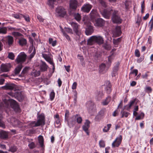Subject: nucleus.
I'll return each instance as SVG.
<instances>
[{"label": "nucleus", "mask_w": 153, "mask_h": 153, "mask_svg": "<svg viewBox=\"0 0 153 153\" xmlns=\"http://www.w3.org/2000/svg\"><path fill=\"white\" fill-rule=\"evenodd\" d=\"M100 12L102 16L107 19H109L112 14L111 19L113 22L116 23H120L121 19L119 15L118 11L112 9H104L103 10L100 9Z\"/></svg>", "instance_id": "1"}, {"label": "nucleus", "mask_w": 153, "mask_h": 153, "mask_svg": "<svg viewBox=\"0 0 153 153\" xmlns=\"http://www.w3.org/2000/svg\"><path fill=\"white\" fill-rule=\"evenodd\" d=\"M3 102L0 104V109L9 108L10 106L15 111L19 112L20 109L17 102L14 100L11 99H4Z\"/></svg>", "instance_id": "2"}, {"label": "nucleus", "mask_w": 153, "mask_h": 153, "mask_svg": "<svg viewBox=\"0 0 153 153\" xmlns=\"http://www.w3.org/2000/svg\"><path fill=\"white\" fill-rule=\"evenodd\" d=\"M104 42L103 39L100 36H91L88 40L87 44L92 45L94 43H97L99 45H101Z\"/></svg>", "instance_id": "3"}, {"label": "nucleus", "mask_w": 153, "mask_h": 153, "mask_svg": "<svg viewBox=\"0 0 153 153\" xmlns=\"http://www.w3.org/2000/svg\"><path fill=\"white\" fill-rule=\"evenodd\" d=\"M87 19L86 17H83L82 19V21L84 22V25L86 26L87 27L86 28L85 32L87 35H91L93 32V27L90 25V23Z\"/></svg>", "instance_id": "4"}, {"label": "nucleus", "mask_w": 153, "mask_h": 153, "mask_svg": "<svg viewBox=\"0 0 153 153\" xmlns=\"http://www.w3.org/2000/svg\"><path fill=\"white\" fill-rule=\"evenodd\" d=\"M45 117L42 115H40L39 116V118L36 122H33L30 123L29 124V126L31 127H34L36 126H39L41 125H45Z\"/></svg>", "instance_id": "5"}, {"label": "nucleus", "mask_w": 153, "mask_h": 153, "mask_svg": "<svg viewBox=\"0 0 153 153\" xmlns=\"http://www.w3.org/2000/svg\"><path fill=\"white\" fill-rule=\"evenodd\" d=\"M20 89L19 88V90H17L16 91H15V93L10 92L8 93V94L12 97L17 99L19 101H21L24 99V97L22 94L21 91H20Z\"/></svg>", "instance_id": "6"}, {"label": "nucleus", "mask_w": 153, "mask_h": 153, "mask_svg": "<svg viewBox=\"0 0 153 153\" xmlns=\"http://www.w3.org/2000/svg\"><path fill=\"white\" fill-rule=\"evenodd\" d=\"M26 58H17L16 60L18 63H20L16 67L15 70V74H18L20 72L22 68V63L24 62Z\"/></svg>", "instance_id": "7"}, {"label": "nucleus", "mask_w": 153, "mask_h": 153, "mask_svg": "<svg viewBox=\"0 0 153 153\" xmlns=\"http://www.w3.org/2000/svg\"><path fill=\"white\" fill-rule=\"evenodd\" d=\"M56 14L58 16L63 17L66 14L65 9L62 6L57 7L56 9Z\"/></svg>", "instance_id": "8"}, {"label": "nucleus", "mask_w": 153, "mask_h": 153, "mask_svg": "<svg viewBox=\"0 0 153 153\" xmlns=\"http://www.w3.org/2000/svg\"><path fill=\"white\" fill-rule=\"evenodd\" d=\"M2 88L5 90H13L14 91L19 89V88L17 86L11 83H6L5 86L2 87Z\"/></svg>", "instance_id": "9"}, {"label": "nucleus", "mask_w": 153, "mask_h": 153, "mask_svg": "<svg viewBox=\"0 0 153 153\" xmlns=\"http://www.w3.org/2000/svg\"><path fill=\"white\" fill-rule=\"evenodd\" d=\"M3 40L5 42L6 44L7 45L8 47L12 46L14 42L13 38L10 36H6Z\"/></svg>", "instance_id": "10"}, {"label": "nucleus", "mask_w": 153, "mask_h": 153, "mask_svg": "<svg viewBox=\"0 0 153 153\" xmlns=\"http://www.w3.org/2000/svg\"><path fill=\"white\" fill-rule=\"evenodd\" d=\"M122 140V137L121 135L117 137L115 140L112 144V146L113 148L118 147L121 144Z\"/></svg>", "instance_id": "11"}, {"label": "nucleus", "mask_w": 153, "mask_h": 153, "mask_svg": "<svg viewBox=\"0 0 153 153\" xmlns=\"http://www.w3.org/2000/svg\"><path fill=\"white\" fill-rule=\"evenodd\" d=\"M11 67V65L10 64H2L0 67V71L1 72H7L9 71Z\"/></svg>", "instance_id": "12"}, {"label": "nucleus", "mask_w": 153, "mask_h": 153, "mask_svg": "<svg viewBox=\"0 0 153 153\" xmlns=\"http://www.w3.org/2000/svg\"><path fill=\"white\" fill-rule=\"evenodd\" d=\"M76 116L74 115L70 117L68 120H67L68 124L70 128L73 127L76 123Z\"/></svg>", "instance_id": "13"}, {"label": "nucleus", "mask_w": 153, "mask_h": 153, "mask_svg": "<svg viewBox=\"0 0 153 153\" xmlns=\"http://www.w3.org/2000/svg\"><path fill=\"white\" fill-rule=\"evenodd\" d=\"M71 25L76 35L78 36L80 35L81 34V33L79 30V25L76 23L72 22L71 23Z\"/></svg>", "instance_id": "14"}, {"label": "nucleus", "mask_w": 153, "mask_h": 153, "mask_svg": "<svg viewBox=\"0 0 153 153\" xmlns=\"http://www.w3.org/2000/svg\"><path fill=\"white\" fill-rule=\"evenodd\" d=\"M105 23V21L102 18H99L96 20L94 25L96 26L101 27L104 25Z\"/></svg>", "instance_id": "15"}, {"label": "nucleus", "mask_w": 153, "mask_h": 153, "mask_svg": "<svg viewBox=\"0 0 153 153\" xmlns=\"http://www.w3.org/2000/svg\"><path fill=\"white\" fill-rule=\"evenodd\" d=\"M90 122L88 120H86L84 124L82 126V128L83 130L85 132L87 135H89L88 128L90 127Z\"/></svg>", "instance_id": "16"}, {"label": "nucleus", "mask_w": 153, "mask_h": 153, "mask_svg": "<svg viewBox=\"0 0 153 153\" xmlns=\"http://www.w3.org/2000/svg\"><path fill=\"white\" fill-rule=\"evenodd\" d=\"M92 7V5L89 4H85L82 7L81 10L83 11L88 13L90 11Z\"/></svg>", "instance_id": "17"}, {"label": "nucleus", "mask_w": 153, "mask_h": 153, "mask_svg": "<svg viewBox=\"0 0 153 153\" xmlns=\"http://www.w3.org/2000/svg\"><path fill=\"white\" fill-rule=\"evenodd\" d=\"M120 64V63L119 62H116L114 63V66L113 68V71L111 73L112 76V77L115 76L117 71L119 69Z\"/></svg>", "instance_id": "18"}, {"label": "nucleus", "mask_w": 153, "mask_h": 153, "mask_svg": "<svg viewBox=\"0 0 153 153\" xmlns=\"http://www.w3.org/2000/svg\"><path fill=\"white\" fill-rule=\"evenodd\" d=\"M78 5V2L76 0H70V7L74 10L76 8Z\"/></svg>", "instance_id": "19"}, {"label": "nucleus", "mask_w": 153, "mask_h": 153, "mask_svg": "<svg viewBox=\"0 0 153 153\" xmlns=\"http://www.w3.org/2000/svg\"><path fill=\"white\" fill-rule=\"evenodd\" d=\"M48 66L45 63L42 61H41L40 64V69L42 72H44L47 71Z\"/></svg>", "instance_id": "20"}, {"label": "nucleus", "mask_w": 153, "mask_h": 153, "mask_svg": "<svg viewBox=\"0 0 153 153\" xmlns=\"http://www.w3.org/2000/svg\"><path fill=\"white\" fill-rule=\"evenodd\" d=\"M105 87V90L106 92L108 94L110 93L111 91V86L110 82L109 81L106 82Z\"/></svg>", "instance_id": "21"}, {"label": "nucleus", "mask_w": 153, "mask_h": 153, "mask_svg": "<svg viewBox=\"0 0 153 153\" xmlns=\"http://www.w3.org/2000/svg\"><path fill=\"white\" fill-rule=\"evenodd\" d=\"M137 100V99L135 98L133 100L130 101L128 104L124 106V109H126L127 110H129L132 105L134 104L135 102Z\"/></svg>", "instance_id": "22"}, {"label": "nucleus", "mask_w": 153, "mask_h": 153, "mask_svg": "<svg viewBox=\"0 0 153 153\" xmlns=\"http://www.w3.org/2000/svg\"><path fill=\"white\" fill-rule=\"evenodd\" d=\"M10 122L15 126H20L22 124V123L18 120L13 117L11 118Z\"/></svg>", "instance_id": "23"}, {"label": "nucleus", "mask_w": 153, "mask_h": 153, "mask_svg": "<svg viewBox=\"0 0 153 153\" xmlns=\"http://www.w3.org/2000/svg\"><path fill=\"white\" fill-rule=\"evenodd\" d=\"M106 68V66L105 64L102 63L100 66V73H104L105 72L108 70Z\"/></svg>", "instance_id": "24"}, {"label": "nucleus", "mask_w": 153, "mask_h": 153, "mask_svg": "<svg viewBox=\"0 0 153 153\" xmlns=\"http://www.w3.org/2000/svg\"><path fill=\"white\" fill-rule=\"evenodd\" d=\"M38 140L40 147L42 150L43 149H44V145L43 137L42 135L39 136L38 137Z\"/></svg>", "instance_id": "25"}, {"label": "nucleus", "mask_w": 153, "mask_h": 153, "mask_svg": "<svg viewBox=\"0 0 153 153\" xmlns=\"http://www.w3.org/2000/svg\"><path fill=\"white\" fill-rule=\"evenodd\" d=\"M70 15L73 16L74 19L78 22L80 21L81 19L80 15L79 13H76L74 12L71 13Z\"/></svg>", "instance_id": "26"}, {"label": "nucleus", "mask_w": 153, "mask_h": 153, "mask_svg": "<svg viewBox=\"0 0 153 153\" xmlns=\"http://www.w3.org/2000/svg\"><path fill=\"white\" fill-rule=\"evenodd\" d=\"M0 137L1 138L6 139L8 137V132L4 131H0Z\"/></svg>", "instance_id": "27"}, {"label": "nucleus", "mask_w": 153, "mask_h": 153, "mask_svg": "<svg viewBox=\"0 0 153 153\" xmlns=\"http://www.w3.org/2000/svg\"><path fill=\"white\" fill-rule=\"evenodd\" d=\"M18 42L20 45L22 46L27 45V40L23 38H21L19 39Z\"/></svg>", "instance_id": "28"}, {"label": "nucleus", "mask_w": 153, "mask_h": 153, "mask_svg": "<svg viewBox=\"0 0 153 153\" xmlns=\"http://www.w3.org/2000/svg\"><path fill=\"white\" fill-rule=\"evenodd\" d=\"M30 69V68L29 67H25L23 69L19 76L23 77L24 76V75L27 73L29 70Z\"/></svg>", "instance_id": "29"}, {"label": "nucleus", "mask_w": 153, "mask_h": 153, "mask_svg": "<svg viewBox=\"0 0 153 153\" xmlns=\"http://www.w3.org/2000/svg\"><path fill=\"white\" fill-rule=\"evenodd\" d=\"M121 33V28L120 26L116 27L114 34L117 36H119Z\"/></svg>", "instance_id": "30"}, {"label": "nucleus", "mask_w": 153, "mask_h": 153, "mask_svg": "<svg viewBox=\"0 0 153 153\" xmlns=\"http://www.w3.org/2000/svg\"><path fill=\"white\" fill-rule=\"evenodd\" d=\"M90 15L91 18L93 19L97 16V13L96 10H92L90 13Z\"/></svg>", "instance_id": "31"}, {"label": "nucleus", "mask_w": 153, "mask_h": 153, "mask_svg": "<svg viewBox=\"0 0 153 153\" xmlns=\"http://www.w3.org/2000/svg\"><path fill=\"white\" fill-rule=\"evenodd\" d=\"M32 75L34 76H37L40 74V71H37L35 70H33L32 72Z\"/></svg>", "instance_id": "32"}, {"label": "nucleus", "mask_w": 153, "mask_h": 153, "mask_svg": "<svg viewBox=\"0 0 153 153\" xmlns=\"http://www.w3.org/2000/svg\"><path fill=\"white\" fill-rule=\"evenodd\" d=\"M111 100V97L109 96H108L105 99V100L103 101L102 102V104L103 105H105L108 104L109 102Z\"/></svg>", "instance_id": "33"}, {"label": "nucleus", "mask_w": 153, "mask_h": 153, "mask_svg": "<svg viewBox=\"0 0 153 153\" xmlns=\"http://www.w3.org/2000/svg\"><path fill=\"white\" fill-rule=\"evenodd\" d=\"M74 116H76L77 122L79 124L81 123L82 121V118L77 114L74 115Z\"/></svg>", "instance_id": "34"}, {"label": "nucleus", "mask_w": 153, "mask_h": 153, "mask_svg": "<svg viewBox=\"0 0 153 153\" xmlns=\"http://www.w3.org/2000/svg\"><path fill=\"white\" fill-rule=\"evenodd\" d=\"M112 58H108V61H107L106 63V68H108L111 66L112 61Z\"/></svg>", "instance_id": "35"}, {"label": "nucleus", "mask_w": 153, "mask_h": 153, "mask_svg": "<svg viewBox=\"0 0 153 153\" xmlns=\"http://www.w3.org/2000/svg\"><path fill=\"white\" fill-rule=\"evenodd\" d=\"M152 90V89L151 87L148 86H146L144 88L145 91L148 93H151Z\"/></svg>", "instance_id": "36"}, {"label": "nucleus", "mask_w": 153, "mask_h": 153, "mask_svg": "<svg viewBox=\"0 0 153 153\" xmlns=\"http://www.w3.org/2000/svg\"><path fill=\"white\" fill-rule=\"evenodd\" d=\"M7 29L6 27H4L0 28V33L5 34L7 33Z\"/></svg>", "instance_id": "37"}, {"label": "nucleus", "mask_w": 153, "mask_h": 153, "mask_svg": "<svg viewBox=\"0 0 153 153\" xmlns=\"http://www.w3.org/2000/svg\"><path fill=\"white\" fill-rule=\"evenodd\" d=\"M121 114L122 115L121 116L122 118L124 117H127L129 114V113L124 111L123 109L121 111Z\"/></svg>", "instance_id": "38"}, {"label": "nucleus", "mask_w": 153, "mask_h": 153, "mask_svg": "<svg viewBox=\"0 0 153 153\" xmlns=\"http://www.w3.org/2000/svg\"><path fill=\"white\" fill-rule=\"evenodd\" d=\"M56 0H48V5L51 7H54V2Z\"/></svg>", "instance_id": "39"}, {"label": "nucleus", "mask_w": 153, "mask_h": 153, "mask_svg": "<svg viewBox=\"0 0 153 153\" xmlns=\"http://www.w3.org/2000/svg\"><path fill=\"white\" fill-rule=\"evenodd\" d=\"M100 4L104 7L105 8L107 7V4L104 0H98Z\"/></svg>", "instance_id": "40"}, {"label": "nucleus", "mask_w": 153, "mask_h": 153, "mask_svg": "<svg viewBox=\"0 0 153 153\" xmlns=\"http://www.w3.org/2000/svg\"><path fill=\"white\" fill-rule=\"evenodd\" d=\"M103 46L105 49L108 50H110L111 48V45L107 42L105 43Z\"/></svg>", "instance_id": "41"}, {"label": "nucleus", "mask_w": 153, "mask_h": 153, "mask_svg": "<svg viewBox=\"0 0 153 153\" xmlns=\"http://www.w3.org/2000/svg\"><path fill=\"white\" fill-rule=\"evenodd\" d=\"M105 111V109L103 108L101 109L98 113V114L101 116L102 117H103Z\"/></svg>", "instance_id": "42"}, {"label": "nucleus", "mask_w": 153, "mask_h": 153, "mask_svg": "<svg viewBox=\"0 0 153 153\" xmlns=\"http://www.w3.org/2000/svg\"><path fill=\"white\" fill-rule=\"evenodd\" d=\"M150 27L149 30L150 31H151L153 28V16H152V18L150 22Z\"/></svg>", "instance_id": "43"}, {"label": "nucleus", "mask_w": 153, "mask_h": 153, "mask_svg": "<svg viewBox=\"0 0 153 153\" xmlns=\"http://www.w3.org/2000/svg\"><path fill=\"white\" fill-rule=\"evenodd\" d=\"M55 93L53 91H52L50 94V99L51 101L53 100L55 97Z\"/></svg>", "instance_id": "44"}, {"label": "nucleus", "mask_w": 153, "mask_h": 153, "mask_svg": "<svg viewBox=\"0 0 153 153\" xmlns=\"http://www.w3.org/2000/svg\"><path fill=\"white\" fill-rule=\"evenodd\" d=\"M28 146L29 147L30 149H33L35 148L36 146L35 143L34 142H32L29 143Z\"/></svg>", "instance_id": "45"}, {"label": "nucleus", "mask_w": 153, "mask_h": 153, "mask_svg": "<svg viewBox=\"0 0 153 153\" xmlns=\"http://www.w3.org/2000/svg\"><path fill=\"white\" fill-rule=\"evenodd\" d=\"M22 14H15L13 15V16L16 19H20L22 17Z\"/></svg>", "instance_id": "46"}, {"label": "nucleus", "mask_w": 153, "mask_h": 153, "mask_svg": "<svg viewBox=\"0 0 153 153\" xmlns=\"http://www.w3.org/2000/svg\"><path fill=\"white\" fill-rule=\"evenodd\" d=\"M99 144L100 147H104L105 146V142L103 140H101L99 141Z\"/></svg>", "instance_id": "47"}, {"label": "nucleus", "mask_w": 153, "mask_h": 153, "mask_svg": "<svg viewBox=\"0 0 153 153\" xmlns=\"http://www.w3.org/2000/svg\"><path fill=\"white\" fill-rule=\"evenodd\" d=\"M27 55L24 52H22L17 57H26Z\"/></svg>", "instance_id": "48"}, {"label": "nucleus", "mask_w": 153, "mask_h": 153, "mask_svg": "<svg viewBox=\"0 0 153 153\" xmlns=\"http://www.w3.org/2000/svg\"><path fill=\"white\" fill-rule=\"evenodd\" d=\"M62 32L63 33V34L64 36H65V37L69 41H70V37H69V36H68L66 33L65 31H63V30H62Z\"/></svg>", "instance_id": "49"}, {"label": "nucleus", "mask_w": 153, "mask_h": 153, "mask_svg": "<svg viewBox=\"0 0 153 153\" xmlns=\"http://www.w3.org/2000/svg\"><path fill=\"white\" fill-rule=\"evenodd\" d=\"M12 35L15 36H19L22 35V34L17 32H13L12 33Z\"/></svg>", "instance_id": "50"}, {"label": "nucleus", "mask_w": 153, "mask_h": 153, "mask_svg": "<svg viewBox=\"0 0 153 153\" xmlns=\"http://www.w3.org/2000/svg\"><path fill=\"white\" fill-rule=\"evenodd\" d=\"M0 127L3 128H4L5 127L4 122L1 119H0Z\"/></svg>", "instance_id": "51"}, {"label": "nucleus", "mask_w": 153, "mask_h": 153, "mask_svg": "<svg viewBox=\"0 0 153 153\" xmlns=\"http://www.w3.org/2000/svg\"><path fill=\"white\" fill-rule=\"evenodd\" d=\"M22 16H23L25 19V21L27 22H29L30 21V17L28 15H22Z\"/></svg>", "instance_id": "52"}, {"label": "nucleus", "mask_w": 153, "mask_h": 153, "mask_svg": "<svg viewBox=\"0 0 153 153\" xmlns=\"http://www.w3.org/2000/svg\"><path fill=\"white\" fill-rule=\"evenodd\" d=\"M102 118V117L98 114L95 117V120L96 121H99Z\"/></svg>", "instance_id": "53"}, {"label": "nucleus", "mask_w": 153, "mask_h": 153, "mask_svg": "<svg viewBox=\"0 0 153 153\" xmlns=\"http://www.w3.org/2000/svg\"><path fill=\"white\" fill-rule=\"evenodd\" d=\"M138 70L137 69H134L131 71L130 73V74H135V76H137L138 74Z\"/></svg>", "instance_id": "54"}, {"label": "nucleus", "mask_w": 153, "mask_h": 153, "mask_svg": "<svg viewBox=\"0 0 153 153\" xmlns=\"http://www.w3.org/2000/svg\"><path fill=\"white\" fill-rule=\"evenodd\" d=\"M135 55L136 57H139L140 56V54L139 51L138 49H136L135 51Z\"/></svg>", "instance_id": "55"}, {"label": "nucleus", "mask_w": 153, "mask_h": 153, "mask_svg": "<svg viewBox=\"0 0 153 153\" xmlns=\"http://www.w3.org/2000/svg\"><path fill=\"white\" fill-rule=\"evenodd\" d=\"M10 151L12 152H14L16 151V148L15 146L12 147L10 149Z\"/></svg>", "instance_id": "56"}, {"label": "nucleus", "mask_w": 153, "mask_h": 153, "mask_svg": "<svg viewBox=\"0 0 153 153\" xmlns=\"http://www.w3.org/2000/svg\"><path fill=\"white\" fill-rule=\"evenodd\" d=\"M94 104V103L91 101H89L86 103V106L88 107H90L91 106L93 105Z\"/></svg>", "instance_id": "57"}, {"label": "nucleus", "mask_w": 153, "mask_h": 153, "mask_svg": "<svg viewBox=\"0 0 153 153\" xmlns=\"http://www.w3.org/2000/svg\"><path fill=\"white\" fill-rule=\"evenodd\" d=\"M77 83L76 82H74L73 83L72 86V89L73 90H74L76 88L77 86Z\"/></svg>", "instance_id": "58"}, {"label": "nucleus", "mask_w": 153, "mask_h": 153, "mask_svg": "<svg viewBox=\"0 0 153 153\" xmlns=\"http://www.w3.org/2000/svg\"><path fill=\"white\" fill-rule=\"evenodd\" d=\"M65 30L66 32L69 33H72V29L69 28H65Z\"/></svg>", "instance_id": "59"}, {"label": "nucleus", "mask_w": 153, "mask_h": 153, "mask_svg": "<svg viewBox=\"0 0 153 153\" xmlns=\"http://www.w3.org/2000/svg\"><path fill=\"white\" fill-rule=\"evenodd\" d=\"M15 55L14 53L12 52H10L8 53L7 57H14Z\"/></svg>", "instance_id": "60"}, {"label": "nucleus", "mask_w": 153, "mask_h": 153, "mask_svg": "<svg viewBox=\"0 0 153 153\" xmlns=\"http://www.w3.org/2000/svg\"><path fill=\"white\" fill-rule=\"evenodd\" d=\"M142 21V19L141 17H138L137 21L136 22V23L138 24V25H139Z\"/></svg>", "instance_id": "61"}, {"label": "nucleus", "mask_w": 153, "mask_h": 153, "mask_svg": "<svg viewBox=\"0 0 153 153\" xmlns=\"http://www.w3.org/2000/svg\"><path fill=\"white\" fill-rule=\"evenodd\" d=\"M57 82H58V86L59 87H60L61 86L62 83V81L61 80L60 78L58 79V81H57Z\"/></svg>", "instance_id": "62"}, {"label": "nucleus", "mask_w": 153, "mask_h": 153, "mask_svg": "<svg viewBox=\"0 0 153 153\" xmlns=\"http://www.w3.org/2000/svg\"><path fill=\"white\" fill-rule=\"evenodd\" d=\"M37 18L41 22H43L44 21V19H43L42 17L39 15L37 16Z\"/></svg>", "instance_id": "63"}, {"label": "nucleus", "mask_w": 153, "mask_h": 153, "mask_svg": "<svg viewBox=\"0 0 153 153\" xmlns=\"http://www.w3.org/2000/svg\"><path fill=\"white\" fill-rule=\"evenodd\" d=\"M41 63V61L39 62H36L34 63V66L35 67H38L40 66V64Z\"/></svg>", "instance_id": "64"}]
</instances>
